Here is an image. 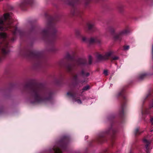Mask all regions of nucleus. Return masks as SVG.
Masks as SVG:
<instances>
[{
  "label": "nucleus",
  "instance_id": "f257e3e1",
  "mask_svg": "<svg viewBox=\"0 0 153 153\" xmlns=\"http://www.w3.org/2000/svg\"><path fill=\"white\" fill-rule=\"evenodd\" d=\"M12 23L9 14L6 13L4 14V17H0V25H4V28L7 30L11 28Z\"/></svg>",
  "mask_w": 153,
  "mask_h": 153
},
{
  "label": "nucleus",
  "instance_id": "f03ea898",
  "mask_svg": "<svg viewBox=\"0 0 153 153\" xmlns=\"http://www.w3.org/2000/svg\"><path fill=\"white\" fill-rule=\"evenodd\" d=\"M6 34L4 33H0V49H1V53L3 54H5L7 53L8 51H7V44L6 43L4 44V46L2 48V43L1 42V38H4L6 36Z\"/></svg>",
  "mask_w": 153,
  "mask_h": 153
},
{
  "label": "nucleus",
  "instance_id": "7ed1b4c3",
  "mask_svg": "<svg viewBox=\"0 0 153 153\" xmlns=\"http://www.w3.org/2000/svg\"><path fill=\"white\" fill-rule=\"evenodd\" d=\"M34 103H40L45 100V99L39 95V91L36 89L33 91Z\"/></svg>",
  "mask_w": 153,
  "mask_h": 153
},
{
  "label": "nucleus",
  "instance_id": "20e7f679",
  "mask_svg": "<svg viewBox=\"0 0 153 153\" xmlns=\"http://www.w3.org/2000/svg\"><path fill=\"white\" fill-rule=\"evenodd\" d=\"M112 53L113 52L112 51H109L106 53L104 55L99 54H98L97 56V58L99 60H105L108 59H109Z\"/></svg>",
  "mask_w": 153,
  "mask_h": 153
},
{
  "label": "nucleus",
  "instance_id": "39448f33",
  "mask_svg": "<svg viewBox=\"0 0 153 153\" xmlns=\"http://www.w3.org/2000/svg\"><path fill=\"white\" fill-rule=\"evenodd\" d=\"M152 140L148 139L146 138H145L143 139V142L145 145V148L146 149V151L148 152L149 149V146L151 143Z\"/></svg>",
  "mask_w": 153,
  "mask_h": 153
},
{
  "label": "nucleus",
  "instance_id": "423d86ee",
  "mask_svg": "<svg viewBox=\"0 0 153 153\" xmlns=\"http://www.w3.org/2000/svg\"><path fill=\"white\" fill-rule=\"evenodd\" d=\"M62 147V145L57 144L53 147V150L54 153H62V152L61 149Z\"/></svg>",
  "mask_w": 153,
  "mask_h": 153
},
{
  "label": "nucleus",
  "instance_id": "0eeeda50",
  "mask_svg": "<svg viewBox=\"0 0 153 153\" xmlns=\"http://www.w3.org/2000/svg\"><path fill=\"white\" fill-rule=\"evenodd\" d=\"M101 40L100 39L98 38L97 37L95 38H91L89 42L90 43H92L94 42H97L100 43V42Z\"/></svg>",
  "mask_w": 153,
  "mask_h": 153
},
{
  "label": "nucleus",
  "instance_id": "6e6552de",
  "mask_svg": "<svg viewBox=\"0 0 153 153\" xmlns=\"http://www.w3.org/2000/svg\"><path fill=\"white\" fill-rule=\"evenodd\" d=\"M128 30L125 29L120 31L117 35L115 38V39H118L119 37L121 36L126 34L127 33Z\"/></svg>",
  "mask_w": 153,
  "mask_h": 153
},
{
  "label": "nucleus",
  "instance_id": "1a4fd4ad",
  "mask_svg": "<svg viewBox=\"0 0 153 153\" xmlns=\"http://www.w3.org/2000/svg\"><path fill=\"white\" fill-rule=\"evenodd\" d=\"M76 36L77 38H79L81 37L80 31L79 30H76L75 31Z\"/></svg>",
  "mask_w": 153,
  "mask_h": 153
},
{
  "label": "nucleus",
  "instance_id": "9d476101",
  "mask_svg": "<svg viewBox=\"0 0 153 153\" xmlns=\"http://www.w3.org/2000/svg\"><path fill=\"white\" fill-rule=\"evenodd\" d=\"M84 60L83 59H80L76 61V64L77 65L84 63Z\"/></svg>",
  "mask_w": 153,
  "mask_h": 153
},
{
  "label": "nucleus",
  "instance_id": "9b49d317",
  "mask_svg": "<svg viewBox=\"0 0 153 153\" xmlns=\"http://www.w3.org/2000/svg\"><path fill=\"white\" fill-rule=\"evenodd\" d=\"M115 31L114 28L113 27H109L108 30L107 31L111 33H113Z\"/></svg>",
  "mask_w": 153,
  "mask_h": 153
},
{
  "label": "nucleus",
  "instance_id": "f8f14e48",
  "mask_svg": "<svg viewBox=\"0 0 153 153\" xmlns=\"http://www.w3.org/2000/svg\"><path fill=\"white\" fill-rule=\"evenodd\" d=\"M146 76V74H141L139 76V79H143Z\"/></svg>",
  "mask_w": 153,
  "mask_h": 153
},
{
  "label": "nucleus",
  "instance_id": "ddd939ff",
  "mask_svg": "<svg viewBox=\"0 0 153 153\" xmlns=\"http://www.w3.org/2000/svg\"><path fill=\"white\" fill-rule=\"evenodd\" d=\"M94 25L93 24H89L88 25V28L89 30H90L94 28Z\"/></svg>",
  "mask_w": 153,
  "mask_h": 153
},
{
  "label": "nucleus",
  "instance_id": "4468645a",
  "mask_svg": "<svg viewBox=\"0 0 153 153\" xmlns=\"http://www.w3.org/2000/svg\"><path fill=\"white\" fill-rule=\"evenodd\" d=\"M81 74H82L83 75H84V76H88L89 75V73H86L85 74H84V71H82V72H81Z\"/></svg>",
  "mask_w": 153,
  "mask_h": 153
},
{
  "label": "nucleus",
  "instance_id": "2eb2a0df",
  "mask_svg": "<svg viewBox=\"0 0 153 153\" xmlns=\"http://www.w3.org/2000/svg\"><path fill=\"white\" fill-rule=\"evenodd\" d=\"M74 100L75 101H76L78 103L81 104L82 103L81 100L79 99L76 100L75 98H74Z\"/></svg>",
  "mask_w": 153,
  "mask_h": 153
},
{
  "label": "nucleus",
  "instance_id": "dca6fc26",
  "mask_svg": "<svg viewBox=\"0 0 153 153\" xmlns=\"http://www.w3.org/2000/svg\"><path fill=\"white\" fill-rule=\"evenodd\" d=\"M82 40L85 42H87V38L85 36H82Z\"/></svg>",
  "mask_w": 153,
  "mask_h": 153
},
{
  "label": "nucleus",
  "instance_id": "f3484780",
  "mask_svg": "<svg viewBox=\"0 0 153 153\" xmlns=\"http://www.w3.org/2000/svg\"><path fill=\"white\" fill-rule=\"evenodd\" d=\"M89 88V86L88 85H87L85 87H84L83 89V90L84 91H86Z\"/></svg>",
  "mask_w": 153,
  "mask_h": 153
},
{
  "label": "nucleus",
  "instance_id": "a211bd4d",
  "mask_svg": "<svg viewBox=\"0 0 153 153\" xmlns=\"http://www.w3.org/2000/svg\"><path fill=\"white\" fill-rule=\"evenodd\" d=\"M124 107V105H122V106L121 107V112H120L121 113H122L123 112Z\"/></svg>",
  "mask_w": 153,
  "mask_h": 153
},
{
  "label": "nucleus",
  "instance_id": "6ab92c4d",
  "mask_svg": "<svg viewBox=\"0 0 153 153\" xmlns=\"http://www.w3.org/2000/svg\"><path fill=\"white\" fill-rule=\"evenodd\" d=\"M72 68V67L71 66H68L67 68V69L69 71H71Z\"/></svg>",
  "mask_w": 153,
  "mask_h": 153
},
{
  "label": "nucleus",
  "instance_id": "aec40b11",
  "mask_svg": "<svg viewBox=\"0 0 153 153\" xmlns=\"http://www.w3.org/2000/svg\"><path fill=\"white\" fill-rule=\"evenodd\" d=\"M129 48V46H126L124 47V50H128Z\"/></svg>",
  "mask_w": 153,
  "mask_h": 153
},
{
  "label": "nucleus",
  "instance_id": "412c9836",
  "mask_svg": "<svg viewBox=\"0 0 153 153\" xmlns=\"http://www.w3.org/2000/svg\"><path fill=\"white\" fill-rule=\"evenodd\" d=\"M103 73L105 76L108 75V71L107 70H104V71Z\"/></svg>",
  "mask_w": 153,
  "mask_h": 153
},
{
  "label": "nucleus",
  "instance_id": "4be33fe9",
  "mask_svg": "<svg viewBox=\"0 0 153 153\" xmlns=\"http://www.w3.org/2000/svg\"><path fill=\"white\" fill-rule=\"evenodd\" d=\"M150 121L152 125L153 126V117H151L150 119Z\"/></svg>",
  "mask_w": 153,
  "mask_h": 153
},
{
  "label": "nucleus",
  "instance_id": "5701e85b",
  "mask_svg": "<svg viewBox=\"0 0 153 153\" xmlns=\"http://www.w3.org/2000/svg\"><path fill=\"white\" fill-rule=\"evenodd\" d=\"M92 60V58L91 56H89V64H90L91 63Z\"/></svg>",
  "mask_w": 153,
  "mask_h": 153
},
{
  "label": "nucleus",
  "instance_id": "b1692460",
  "mask_svg": "<svg viewBox=\"0 0 153 153\" xmlns=\"http://www.w3.org/2000/svg\"><path fill=\"white\" fill-rule=\"evenodd\" d=\"M112 59L114 60H116L118 59V57L117 56H115L113 57Z\"/></svg>",
  "mask_w": 153,
  "mask_h": 153
},
{
  "label": "nucleus",
  "instance_id": "393cba45",
  "mask_svg": "<svg viewBox=\"0 0 153 153\" xmlns=\"http://www.w3.org/2000/svg\"><path fill=\"white\" fill-rule=\"evenodd\" d=\"M139 131V129L138 128L136 129L135 131V134H138V132Z\"/></svg>",
  "mask_w": 153,
  "mask_h": 153
},
{
  "label": "nucleus",
  "instance_id": "a878e982",
  "mask_svg": "<svg viewBox=\"0 0 153 153\" xmlns=\"http://www.w3.org/2000/svg\"><path fill=\"white\" fill-rule=\"evenodd\" d=\"M152 58H153V45H152Z\"/></svg>",
  "mask_w": 153,
  "mask_h": 153
},
{
  "label": "nucleus",
  "instance_id": "bb28decb",
  "mask_svg": "<svg viewBox=\"0 0 153 153\" xmlns=\"http://www.w3.org/2000/svg\"><path fill=\"white\" fill-rule=\"evenodd\" d=\"M77 77V75H76V76H74V79H76V78Z\"/></svg>",
  "mask_w": 153,
  "mask_h": 153
},
{
  "label": "nucleus",
  "instance_id": "cd10ccee",
  "mask_svg": "<svg viewBox=\"0 0 153 153\" xmlns=\"http://www.w3.org/2000/svg\"><path fill=\"white\" fill-rule=\"evenodd\" d=\"M67 94L68 95H70V93H67Z\"/></svg>",
  "mask_w": 153,
  "mask_h": 153
},
{
  "label": "nucleus",
  "instance_id": "c85d7f7f",
  "mask_svg": "<svg viewBox=\"0 0 153 153\" xmlns=\"http://www.w3.org/2000/svg\"><path fill=\"white\" fill-rule=\"evenodd\" d=\"M1 1V0H0V1Z\"/></svg>",
  "mask_w": 153,
  "mask_h": 153
}]
</instances>
